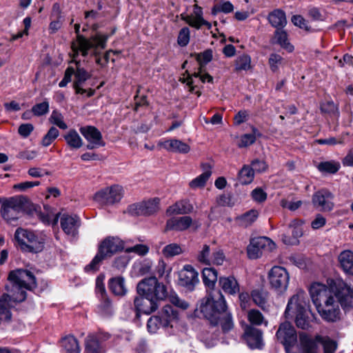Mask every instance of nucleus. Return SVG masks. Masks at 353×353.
Here are the masks:
<instances>
[{"instance_id": "f257e3e1", "label": "nucleus", "mask_w": 353, "mask_h": 353, "mask_svg": "<svg viewBox=\"0 0 353 353\" xmlns=\"http://www.w3.org/2000/svg\"><path fill=\"white\" fill-rule=\"evenodd\" d=\"M139 296L134 300L135 310L138 314H150L158 308L157 301H163L168 296L166 286L159 283L155 276L145 278L137 285Z\"/></svg>"}, {"instance_id": "f03ea898", "label": "nucleus", "mask_w": 353, "mask_h": 353, "mask_svg": "<svg viewBox=\"0 0 353 353\" xmlns=\"http://www.w3.org/2000/svg\"><path fill=\"white\" fill-rule=\"evenodd\" d=\"M313 303L321 318L327 322H336L341 318L340 301L336 290L327 285L314 283L310 288Z\"/></svg>"}, {"instance_id": "7ed1b4c3", "label": "nucleus", "mask_w": 353, "mask_h": 353, "mask_svg": "<svg viewBox=\"0 0 353 353\" xmlns=\"http://www.w3.org/2000/svg\"><path fill=\"white\" fill-rule=\"evenodd\" d=\"M305 294L299 292L293 295L288 301L285 316L288 319L295 318V323L299 328L307 330L310 327V322L314 315L309 310Z\"/></svg>"}, {"instance_id": "20e7f679", "label": "nucleus", "mask_w": 353, "mask_h": 353, "mask_svg": "<svg viewBox=\"0 0 353 353\" xmlns=\"http://www.w3.org/2000/svg\"><path fill=\"white\" fill-rule=\"evenodd\" d=\"M14 239L22 252L36 254L43 250L46 236L42 233L19 228L14 232Z\"/></svg>"}, {"instance_id": "39448f33", "label": "nucleus", "mask_w": 353, "mask_h": 353, "mask_svg": "<svg viewBox=\"0 0 353 353\" xmlns=\"http://www.w3.org/2000/svg\"><path fill=\"white\" fill-rule=\"evenodd\" d=\"M74 30L77 34V41H73L71 44L72 56L74 58H77L79 52H81L82 56L86 57L88 54V50L91 48H101L104 49L105 48L106 41L108 39V35L97 34L90 39H87L83 36L79 34L80 24L76 23L74 25Z\"/></svg>"}, {"instance_id": "423d86ee", "label": "nucleus", "mask_w": 353, "mask_h": 353, "mask_svg": "<svg viewBox=\"0 0 353 353\" xmlns=\"http://www.w3.org/2000/svg\"><path fill=\"white\" fill-rule=\"evenodd\" d=\"M123 249V243L120 239L114 236L107 237L100 243L97 254L92 261L85 267V270L97 271L103 260L111 257L114 254Z\"/></svg>"}, {"instance_id": "0eeeda50", "label": "nucleus", "mask_w": 353, "mask_h": 353, "mask_svg": "<svg viewBox=\"0 0 353 353\" xmlns=\"http://www.w3.org/2000/svg\"><path fill=\"white\" fill-rule=\"evenodd\" d=\"M29 200L23 196H12L6 199L1 207V216L9 223L17 220L21 214L29 207Z\"/></svg>"}, {"instance_id": "6e6552de", "label": "nucleus", "mask_w": 353, "mask_h": 353, "mask_svg": "<svg viewBox=\"0 0 353 353\" xmlns=\"http://www.w3.org/2000/svg\"><path fill=\"white\" fill-rule=\"evenodd\" d=\"M225 309L226 303L221 293H219V298L216 301L210 296L203 298L199 306L200 312L214 325H216V319Z\"/></svg>"}, {"instance_id": "1a4fd4ad", "label": "nucleus", "mask_w": 353, "mask_h": 353, "mask_svg": "<svg viewBox=\"0 0 353 353\" xmlns=\"http://www.w3.org/2000/svg\"><path fill=\"white\" fill-rule=\"evenodd\" d=\"M268 278L272 289L279 292L286 290L290 275L285 268L278 265L272 267L268 272Z\"/></svg>"}, {"instance_id": "9d476101", "label": "nucleus", "mask_w": 353, "mask_h": 353, "mask_svg": "<svg viewBox=\"0 0 353 353\" xmlns=\"http://www.w3.org/2000/svg\"><path fill=\"white\" fill-rule=\"evenodd\" d=\"M123 195V188L119 185H114L98 191L94 194V199L101 205H113L119 202Z\"/></svg>"}, {"instance_id": "9b49d317", "label": "nucleus", "mask_w": 353, "mask_h": 353, "mask_svg": "<svg viewBox=\"0 0 353 353\" xmlns=\"http://www.w3.org/2000/svg\"><path fill=\"white\" fill-rule=\"evenodd\" d=\"M275 248L274 243L265 236H258L250 240L247 248V254L250 259H256L261 256L263 250H272Z\"/></svg>"}, {"instance_id": "f8f14e48", "label": "nucleus", "mask_w": 353, "mask_h": 353, "mask_svg": "<svg viewBox=\"0 0 353 353\" xmlns=\"http://www.w3.org/2000/svg\"><path fill=\"white\" fill-rule=\"evenodd\" d=\"M277 340L285 347L287 352L297 342L296 332L293 325L288 321L282 323L276 333Z\"/></svg>"}, {"instance_id": "ddd939ff", "label": "nucleus", "mask_w": 353, "mask_h": 353, "mask_svg": "<svg viewBox=\"0 0 353 353\" xmlns=\"http://www.w3.org/2000/svg\"><path fill=\"white\" fill-rule=\"evenodd\" d=\"M332 283L341 307L344 310L353 308V288H350L340 280L332 281Z\"/></svg>"}, {"instance_id": "4468645a", "label": "nucleus", "mask_w": 353, "mask_h": 353, "mask_svg": "<svg viewBox=\"0 0 353 353\" xmlns=\"http://www.w3.org/2000/svg\"><path fill=\"white\" fill-rule=\"evenodd\" d=\"M159 209V199L154 198L130 205L129 212L134 216H150L156 213Z\"/></svg>"}, {"instance_id": "2eb2a0df", "label": "nucleus", "mask_w": 353, "mask_h": 353, "mask_svg": "<svg viewBox=\"0 0 353 353\" xmlns=\"http://www.w3.org/2000/svg\"><path fill=\"white\" fill-rule=\"evenodd\" d=\"M198 272L190 265H184L179 274V285L188 290H193L199 283Z\"/></svg>"}, {"instance_id": "dca6fc26", "label": "nucleus", "mask_w": 353, "mask_h": 353, "mask_svg": "<svg viewBox=\"0 0 353 353\" xmlns=\"http://www.w3.org/2000/svg\"><path fill=\"white\" fill-rule=\"evenodd\" d=\"M193 13L194 15H185V14H181V18L189 26L196 29L201 28L202 26H206L208 30L211 29V23L205 20L203 17V13L202 8L196 3L194 5Z\"/></svg>"}, {"instance_id": "f3484780", "label": "nucleus", "mask_w": 353, "mask_h": 353, "mask_svg": "<svg viewBox=\"0 0 353 353\" xmlns=\"http://www.w3.org/2000/svg\"><path fill=\"white\" fill-rule=\"evenodd\" d=\"M60 225L63 231L68 235L74 236L78 233L80 219L77 215L63 214L60 218Z\"/></svg>"}, {"instance_id": "a211bd4d", "label": "nucleus", "mask_w": 353, "mask_h": 353, "mask_svg": "<svg viewBox=\"0 0 353 353\" xmlns=\"http://www.w3.org/2000/svg\"><path fill=\"white\" fill-rule=\"evenodd\" d=\"M333 198L331 192L326 190H321L316 192L312 197L314 205L324 211H330L333 208Z\"/></svg>"}, {"instance_id": "6ab92c4d", "label": "nucleus", "mask_w": 353, "mask_h": 353, "mask_svg": "<svg viewBox=\"0 0 353 353\" xmlns=\"http://www.w3.org/2000/svg\"><path fill=\"white\" fill-rule=\"evenodd\" d=\"M73 58V62H75L77 65L76 72H74V81L73 83V88L77 94H83L86 90L82 88L83 83L90 78V74L88 72L82 68H80L79 61H76L77 58Z\"/></svg>"}, {"instance_id": "aec40b11", "label": "nucleus", "mask_w": 353, "mask_h": 353, "mask_svg": "<svg viewBox=\"0 0 353 353\" xmlns=\"http://www.w3.org/2000/svg\"><path fill=\"white\" fill-rule=\"evenodd\" d=\"M192 224V219L189 216L172 217L167 221L165 230L184 231Z\"/></svg>"}, {"instance_id": "412c9836", "label": "nucleus", "mask_w": 353, "mask_h": 353, "mask_svg": "<svg viewBox=\"0 0 353 353\" xmlns=\"http://www.w3.org/2000/svg\"><path fill=\"white\" fill-rule=\"evenodd\" d=\"M244 339L251 348H260L262 345V332L252 326H247L244 332Z\"/></svg>"}, {"instance_id": "4be33fe9", "label": "nucleus", "mask_w": 353, "mask_h": 353, "mask_svg": "<svg viewBox=\"0 0 353 353\" xmlns=\"http://www.w3.org/2000/svg\"><path fill=\"white\" fill-rule=\"evenodd\" d=\"M159 145L166 150L172 152L187 154L190 150V147L181 140L172 139L162 141Z\"/></svg>"}, {"instance_id": "5701e85b", "label": "nucleus", "mask_w": 353, "mask_h": 353, "mask_svg": "<svg viewBox=\"0 0 353 353\" xmlns=\"http://www.w3.org/2000/svg\"><path fill=\"white\" fill-rule=\"evenodd\" d=\"M299 341L303 353H318L319 341L315 338H312L305 332L299 333Z\"/></svg>"}, {"instance_id": "b1692460", "label": "nucleus", "mask_w": 353, "mask_h": 353, "mask_svg": "<svg viewBox=\"0 0 353 353\" xmlns=\"http://www.w3.org/2000/svg\"><path fill=\"white\" fill-rule=\"evenodd\" d=\"M341 270L347 275L353 276V252L350 250L342 251L338 256Z\"/></svg>"}, {"instance_id": "393cba45", "label": "nucleus", "mask_w": 353, "mask_h": 353, "mask_svg": "<svg viewBox=\"0 0 353 353\" xmlns=\"http://www.w3.org/2000/svg\"><path fill=\"white\" fill-rule=\"evenodd\" d=\"M194 210L193 205L188 200H181L170 205L166 210L168 216L174 214H187L191 213Z\"/></svg>"}, {"instance_id": "a878e982", "label": "nucleus", "mask_w": 353, "mask_h": 353, "mask_svg": "<svg viewBox=\"0 0 353 353\" xmlns=\"http://www.w3.org/2000/svg\"><path fill=\"white\" fill-rule=\"evenodd\" d=\"M202 168L204 172L189 183V186L192 190L203 188L212 175V168L209 163H203Z\"/></svg>"}, {"instance_id": "bb28decb", "label": "nucleus", "mask_w": 353, "mask_h": 353, "mask_svg": "<svg viewBox=\"0 0 353 353\" xmlns=\"http://www.w3.org/2000/svg\"><path fill=\"white\" fill-rule=\"evenodd\" d=\"M268 20L271 26L278 29H283L287 24L285 13L281 9H275L268 15Z\"/></svg>"}, {"instance_id": "cd10ccee", "label": "nucleus", "mask_w": 353, "mask_h": 353, "mask_svg": "<svg viewBox=\"0 0 353 353\" xmlns=\"http://www.w3.org/2000/svg\"><path fill=\"white\" fill-rule=\"evenodd\" d=\"M219 283L225 293L234 295L239 292V283L234 276L220 277Z\"/></svg>"}, {"instance_id": "c85d7f7f", "label": "nucleus", "mask_w": 353, "mask_h": 353, "mask_svg": "<svg viewBox=\"0 0 353 353\" xmlns=\"http://www.w3.org/2000/svg\"><path fill=\"white\" fill-rule=\"evenodd\" d=\"M79 131L88 141H96L97 143L104 142L102 139L101 133L94 126L88 125L81 127Z\"/></svg>"}, {"instance_id": "c756f323", "label": "nucleus", "mask_w": 353, "mask_h": 353, "mask_svg": "<svg viewBox=\"0 0 353 353\" xmlns=\"http://www.w3.org/2000/svg\"><path fill=\"white\" fill-rule=\"evenodd\" d=\"M274 39L275 40V43L288 52H292L294 50V46L288 41V33L283 29L275 30Z\"/></svg>"}, {"instance_id": "7c9ffc66", "label": "nucleus", "mask_w": 353, "mask_h": 353, "mask_svg": "<svg viewBox=\"0 0 353 353\" xmlns=\"http://www.w3.org/2000/svg\"><path fill=\"white\" fill-rule=\"evenodd\" d=\"M109 288L115 295L117 296H123L127 292L124 279L121 276H117L110 279Z\"/></svg>"}, {"instance_id": "2f4dec72", "label": "nucleus", "mask_w": 353, "mask_h": 353, "mask_svg": "<svg viewBox=\"0 0 353 353\" xmlns=\"http://www.w3.org/2000/svg\"><path fill=\"white\" fill-rule=\"evenodd\" d=\"M259 212L252 209L241 216L236 217V220L238 224L243 228L250 226L258 218Z\"/></svg>"}, {"instance_id": "473e14b6", "label": "nucleus", "mask_w": 353, "mask_h": 353, "mask_svg": "<svg viewBox=\"0 0 353 353\" xmlns=\"http://www.w3.org/2000/svg\"><path fill=\"white\" fill-rule=\"evenodd\" d=\"M147 326L150 332L155 333L161 327H169V319H162L160 315L152 316L148 319Z\"/></svg>"}, {"instance_id": "72a5a7b5", "label": "nucleus", "mask_w": 353, "mask_h": 353, "mask_svg": "<svg viewBox=\"0 0 353 353\" xmlns=\"http://www.w3.org/2000/svg\"><path fill=\"white\" fill-rule=\"evenodd\" d=\"M251 68V57L248 54H243L236 58L234 61V72L248 71Z\"/></svg>"}, {"instance_id": "f704fd0d", "label": "nucleus", "mask_w": 353, "mask_h": 353, "mask_svg": "<svg viewBox=\"0 0 353 353\" xmlns=\"http://www.w3.org/2000/svg\"><path fill=\"white\" fill-rule=\"evenodd\" d=\"M217 277V272L213 268H205L202 271L203 281L209 288H214Z\"/></svg>"}, {"instance_id": "c9c22d12", "label": "nucleus", "mask_w": 353, "mask_h": 353, "mask_svg": "<svg viewBox=\"0 0 353 353\" xmlns=\"http://www.w3.org/2000/svg\"><path fill=\"white\" fill-rule=\"evenodd\" d=\"M63 137L71 148L79 149L83 145L82 139L74 129L70 130Z\"/></svg>"}, {"instance_id": "e433bc0d", "label": "nucleus", "mask_w": 353, "mask_h": 353, "mask_svg": "<svg viewBox=\"0 0 353 353\" xmlns=\"http://www.w3.org/2000/svg\"><path fill=\"white\" fill-rule=\"evenodd\" d=\"M251 297L253 302L263 310H267L268 307V293L259 290H254L251 293Z\"/></svg>"}, {"instance_id": "4c0bfd02", "label": "nucleus", "mask_w": 353, "mask_h": 353, "mask_svg": "<svg viewBox=\"0 0 353 353\" xmlns=\"http://www.w3.org/2000/svg\"><path fill=\"white\" fill-rule=\"evenodd\" d=\"M52 17H53L54 19L50 23L49 30L50 33L53 34L61 28L63 23L62 16L59 11V6L57 3L53 6V13L52 14Z\"/></svg>"}, {"instance_id": "58836bf2", "label": "nucleus", "mask_w": 353, "mask_h": 353, "mask_svg": "<svg viewBox=\"0 0 353 353\" xmlns=\"http://www.w3.org/2000/svg\"><path fill=\"white\" fill-rule=\"evenodd\" d=\"M62 346L68 353H79V343L73 336H68L62 339Z\"/></svg>"}, {"instance_id": "ea45409f", "label": "nucleus", "mask_w": 353, "mask_h": 353, "mask_svg": "<svg viewBox=\"0 0 353 353\" xmlns=\"http://www.w3.org/2000/svg\"><path fill=\"white\" fill-rule=\"evenodd\" d=\"M316 340L322 345L324 353H334L337 349V343L328 336L316 335Z\"/></svg>"}, {"instance_id": "a19ab883", "label": "nucleus", "mask_w": 353, "mask_h": 353, "mask_svg": "<svg viewBox=\"0 0 353 353\" xmlns=\"http://www.w3.org/2000/svg\"><path fill=\"white\" fill-rule=\"evenodd\" d=\"M254 176L253 168L251 166L245 165L239 172V180L241 183L247 185L250 183Z\"/></svg>"}, {"instance_id": "79ce46f5", "label": "nucleus", "mask_w": 353, "mask_h": 353, "mask_svg": "<svg viewBox=\"0 0 353 353\" xmlns=\"http://www.w3.org/2000/svg\"><path fill=\"white\" fill-rule=\"evenodd\" d=\"M321 172L335 174L341 168L340 163L335 161L321 162L317 166Z\"/></svg>"}, {"instance_id": "37998d69", "label": "nucleus", "mask_w": 353, "mask_h": 353, "mask_svg": "<svg viewBox=\"0 0 353 353\" xmlns=\"http://www.w3.org/2000/svg\"><path fill=\"white\" fill-rule=\"evenodd\" d=\"M252 134H245L241 137L238 144L239 148H245L253 144L256 141V137L261 136V133L255 128H252Z\"/></svg>"}, {"instance_id": "c03bdc74", "label": "nucleus", "mask_w": 353, "mask_h": 353, "mask_svg": "<svg viewBox=\"0 0 353 353\" xmlns=\"http://www.w3.org/2000/svg\"><path fill=\"white\" fill-rule=\"evenodd\" d=\"M219 322L221 329L224 333L229 332L232 329L234 324L230 314L225 313L219 315V318L216 319V324Z\"/></svg>"}, {"instance_id": "a18cd8bd", "label": "nucleus", "mask_w": 353, "mask_h": 353, "mask_svg": "<svg viewBox=\"0 0 353 353\" xmlns=\"http://www.w3.org/2000/svg\"><path fill=\"white\" fill-rule=\"evenodd\" d=\"M101 303L99 305V312L103 316H110L113 313L112 303L108 296L100 298Z\"/></svg>"}, {"instance_id": "49530a36", "label": "nucleus", "mask_w": 353, "mask_h": 353, "mask_svg": "<svg viewBox=\"0 0 353 353\" xmlns=\"http://www.w3.org/2000/svg\"><path fill=\"white\" fill-rule=\"evenodd\" d=\"M183 252L181 246L177 243H170L165 246L162 250L163 254L166 258L173 257L181 254Z\"/></svg>"}, {"instance_id": "de8ad7c7", "label": "nucleus", "mask_w": 353, "mask_h": 353, "mask_svg": "<svg viewBox=\"0 0 353 353\" xmlns=\"http://www.w3.org/2000/svg\"><path fill=\"white\" fill-rule=\"evenodd\" d=\"M211 259L212 256H210V246L208 245H203L201 250L197 255L198 261L202 264L210 265Z\"/></svg>"}, {"instance_id": "09e8293b", "label": "nucleus", "mask_w": 353, "mask_h": 353, "mask_svg": "<svg viewBox=\"0 0 353 353\" xmlns=\"http://www.w3.org/2000/svg\"><path fill=\"white\" fill-rule=\"evenodd\" d=\"M59 135V130L55 127H51L47 134L41 140V145L44 147L50 145Z\"/></svg>"}, {"instance_id": "8fccbe9b", "label": "nucleus", "mask_w": 353, "mask_h": 353, "mask_svg": "<svg viewBox=\"0 0 353 353\" xmlns=\"http://www.w3.org/2000/svg\"><path fill=\"white\" fill-rule=\"evenodd\" d=\"M85 348L92 353H98L100 350V345L98 339L94 335H89L85 339Z\"/></svg>"}, {"instance_id": "3c124183", "label": "nucleus", "mask_w": 353, "mask_h": 353, "mask_svg": "<svg viewBox=\"0 0 353 353\" xmlns=\"http://www.w3.org/2000/svg\"><path fill=\"white\" fill-rule=\"evenodd\" d=\"M195 57L200 65L199 68H203L212 59V50L208 49L201 53L195 54Z\"/></svg>"}, {"instance_id": "603ef678", "label": "nucleus", "mask_w": 353, "mask_h": 353, "mask_svg": "<svg viewBox=\"0 0 353 353\" xmlns=\"http://www.w3.org/2000/svg\"><path fill=\"white\" fill-rule=\"evenodd\" d=\"M49 121L50 123L56 125L62 130L68 128L67 124L63 121L62 114L56 110L52 111L49 118Z\"/></svg>"}, {"instance_id": "864d4df0", "label": "nucleus", "mask_w": 353, "mask_h": 353, "mask_svg": "<svg viewBox=\"0 0 353 353\" xmlns=\"http://www.w3.org/2000/svg\"><path fill=\"white\" fill-rule=\"evenodd\" d=\"M248 318L252 324L256 325H261L264 321L263 314L259 310L254 309L249 311Z\"/></svg>"}, {"instance_id": "5fc2aeb1", "label": "nucleus", "mask_w": 353, "mask_h": 353, "mask_svg": "<svg viewBox=\"0 0 353 353\" xmlns=\"http://www.w3.org/2000/svg\"><path fill=\"white\" fill-rule=\"evenodd\" d=\"M268 63L272 71L276 72L278 70L279 65L283 64V59L281 55L272 53L270 55Z\"/></svg>"}, {"instance_id": "6e6d98bb", "label": "nucleus", "mask_w": 353, "mask_h": 353, "mask_svg": "<svg viewBox=\"0 0 353 353\" xmlns=\"http://www.w3.org/2000/svg\"><path fill=\"white\" fill-rule=\"evenodd\" d=\"M48 110L49 103L47 101L37 103L32 108V112L33 114L37 117L46 114L48 113Z\"/></svg>"}, {"instance_id": "4d7b16f0", "label": "nucleus", "mask_w": 353, "mask_h": 353, "mask_svg": "<svg viewBox=\"0 0 353 353\" xmlns=\"http://www.w3.org/2000/svg\"><path fill=\"white\" fill-rule=\"evenodd\" d=\"M190 41V30L188 28H183L178 35L177 42L180 46H186Z\"/></svg>"}, {"instance_id": "13d9d810", "label": "nucleus", "mask_w": 353, "mask_h": 353, "mask_svg": "<svg viewBox=\"0 0 353 353\" xmlns=\"http://www.w3.org/2000/svg\"><path fill=\"white\" fill-rule=\"evenodd\" d=\"M162 319H169V326L170 325V321L177 317V312L174 310L172 306L168 305L163 307L162 314L160 315Z\"/></svg>"}, {"instance_id": "bf43d9fd", "label": "nucleus", "mask_w": 353, "mask_h": 353, "mask_svg": "<svg viewBox=\"0 0 353 353\" xmlns=\"http://www.w3.org/2000/svg\"><path fill=\"white\" fill-rule=\"evenodd\" d=\"M303 202L301 200L296 201H288L286 199H282L280 201V205L283 208H288L290 211H295L299 209Z\"/></svg>"}, {"instance_id": "052dcab7", "label": "nucleus", "mask_w": 353, "mask_h": 353, "mask_svg": "<svg viewBox=\"0 0 353 353\" xmlns=\"http://www.w3.org/2000/svg\"><path fill=\"white\" fill-rule=\"evenodd\" d=\"M321 110L322 112L329 114H338V108L333 101H327L321 105Z\"/></svg>"}, {"instance_id": "680f3d73", "label": "nucleus", "mask_w": 353, "mask_h": 353, "mask_svg": "<svg viewBox=\"0 0 353 353\" xmlns=\"http://www.w3.org/2000/svg\"><path fill=\"white\" fill-rule=\"evenodd\" d=\"M292 22L294 26L299 27L300 28L304 29L307 31H310L311 28L308 26L307 21L301 15L292 16Z\"/></svg>"}, {"instance_id": "e2e57ef3", "label": "nucleus", "mask_w": 353, "mask_h": 353, "mask_svg": "<svg viewBox=\"0 0 353 353\" xmlns=\"http://www.w3.org/2000/svg\"><path fill=\"white\" fill-rule=\"evenodd\" d=\"M148 247L143 244H137L134 246L129 247L125 249L126 252H134L141 256L146 254L148 252Z\"/></svg>"}, {"instance_id": "0e129e2a", "label": "nucleus", "mask_w": 353, "mask_h": 353, "mask_svg": "<svg viewBox=\"0 0 353 353\" xmlns=\"http://www.w3.org/2000/svg\"><path fill=\"white\" fill-rule=\"evenodd\" d=\"M34 130V126L31 123H23L18 128V133L23 138L28 137Z\"/></svg>"}, {"instance_id": "69168bd1", "label": "nucleus", "mask_w": 353, "mask_h": 353, "mask_svg": "<svg viewBox=\"0 0 353 353\" xmlns=\"http://www.w3.org/2000/svg\"><path fill=\"white\" fill-rule=\"evenodd\" d=\"M170 301L172 304L182 310H186L189 307V303L187 301L181 299L177 295H171L170 297Z\"/></svg>"}, {"instance_id": "338daca9", "label": "nucleus", "mask_w": 353, "mask_h": 353, "mask_svg": "<svg viewBox=\"0 0 353 353\" xmlns=\"http://www.w3.org/2000/svg\"><path fill=\"white\" fill-rule=\"evenodd\" d=\"M74 73V70L73 68L68 67L64 74V77L63 79L59 82V86L60 88H63L67 85L68 83H70L72 80V77Z\"/></svg>"}, {"instance_id": "774afa93", "label": "nucleus", "mask_w": 353, "mask_h": 353, "mask_svg": "<svg viewBox=\"0 0 353 353\" xmlns=\"http://www.w3.org/2000/svg\"><path fill=\"white\" fill-rule=\"evenodd\" d=\"M252 199L257 202H263L267 199V194L261 188H256L252 192Z\"/></svg>"}]
</instances>
